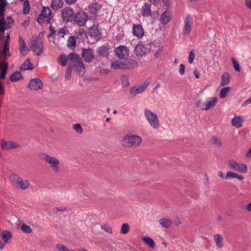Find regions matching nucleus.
<instances>
[{"label": "nucleus", "mask_w": 251, "mask_h": 251, "mask_svg": "<svg viewBox=\"0 0 251 251\" xmlns=\"http://www.w3.org/2000/svg\"><path fill=\"white\" fill-rule=\"evenodd\" d=\"M67 60L74 66L79 75L83 76L86 72V68L79 55L75 53H70L67 58H64V66L66 65Z\"/></svg>", "instance_id": "f257e3e1"}, {"label": "nucleus", "mask_w": 251, "mask_h": 251, "mask_svg": "<svg viewBox=\"0 0 251 251\" xmlns=\"http://www.w3.org/2000/svg\"><path fill=\"white\" fill-rule=\"evenodd\" d=\"M142 141L140 136L129 134L124 136L122 143L124 147L135 148L141 144Z\"/></svg>", "instance_id": "f03ea898"}, {"label": "nucleus", "mask_w": 251, "mask_h": 251, "mask_svg": "<svg viewBox=\"0 0 251 251\" xmlns=\"http://www.w3.org/2000/svg\"><path fill=\"white\" fill-rule=\"evenodd\" d=\"M52 18V12L48 7L44 6L42 8L41 13L37 18V22L39 24H42L46 22L47 24H50Z\"/></svg>", "instance_id": "7ed1b4c3"}, {"label": "nucleus", "mask_w": 251, "mask_h": 251, "mask_svg": "<svg viewBox=\"0 0 251 251\" xmlns=\"http://www.w3.org/2000/svg\"><path fill=\"white\" fill-rule=\"evenodd\" d=\"M6 5V0H0V37L2 34L4 33L5 29H7L4 14Z\"/></svg>", "instance_id": "20e7f679"}, {"label": "nucleus", "mask_w": 251, "mask_h": 251, "mask_svg": "<svg viewBox=\"0 0 251 251\" xmlns=\"http://www.w3.org/2000/svg\"><path fill=\"white\" fill-rule=\"evenodd\" d=\"M40 158L48 163L53 171L55 172L59 171V161L56 158L44 153L40 154Z\"/></svg>", "instance_id": "39448f33"}, {"label": "nucleus", "mask_w": 251, "mask_h": 251, "mask_svg": "<svg viewBox=\"0 0 251 251\" xmlns=\"http://www.w3.org/2000/svg\"><path fill=\"white\" fill-rule=\"evenodd\" d=\"M144 113L145 117L150 125L154 129H158L159 127V124L157 115L148 109H145Z\"/></svg>", "instance_id": "423d86ee"}, {"label": "nucleus", "mask_w": 251, "mask_h": 251, "mask_svg": "<svg viewBox=\"0 0 251 251\" xmlns=\"http://www.w3.org/2000/svg\"><path fill=\"white\" fill-rule=\"evenodd\" d=\"M29 47L32 51L36 53L37 55H39L42 51L43 42L40 39L32 40L29 43Z\"/></svg>", "instance_id": "0eeeda50"}, {"label": "nucleus", "mask_w": 251, "mask_h": 251, "mask_svg": "<svg viewBox=\"0 0 251 251\" xmlns=\"http://www.w3.org/2000/svg\"><path fill=\"white\" fill-rule=\"evenodd\" d=\"M50 33L48 35V38H50V37H52L54 34V38L53 40V43L55 44L57 47L59 48H61V46L62 45L61 42L59 41V38L63 37V28H60L57 33V34L55 33V30L53 28L52 25H50Z\"/></svg>", "instance_id": "6e6552de"}, {"label": "nucleus", "mask_w": 251, "mask_h": 251, "mask_svg": "<svg viewBox=\"0 0 251 251\" xmlns=\"http://www.w3.org/2000/svg\"><path fill=\"white\" fill-rule=\"evenodd\" d=\"M88 19V14L84 12H79L74 17L75 23L80 26L84 25Z\"/></svg>", "instance_id": "1a4fd4ad"}, {"label": "nucleus", "mask_w": 251, "mask_h": 251, "mask_svg": "<svg viewBox=\"0 0 251 251\" xmlns=\"http://www.w3.org/2000/svg\"><path fill=\"white\" fill-rule=\"evenodd\" d=\"M228 165L233 170L239 171L242 173H245L248 171L247 166L244 164H238L234 160L228 161Z\"/></svg>", "instance_id": "9d476101"}, {"label": "nucleus", "mask_w": 251, "mask_h": 251, "mask_svg": "<svg viewBox=\"0 0 251 251\" xmlns=\"http://www.w3.org/2000/svg\"><path fill=\"white\" fill-rule=\"evenodd\" d=\"M43 87V83L39 78H33L30 80L27 87L31 91H38Z\"/></svg>", "instance_id": "9b49d317"}, {"label": "nucleus", "mask_w": 251, "mask_h": 251, "mask_svg": "<svg viewBox=\"0 0 251 251\" xmlns=\"http://www.w3.org/2000/svg\"><path fill=\"white\" fill-rule=\"evenodd\" d=\"M193 25V20L190 15L187 14L184 20V28H183V35L184 36L188 35L191 30L192 25Z\"/></svg>", "instance_id": "f8f14e48"}, {"label": "nucleus", "mask_w": 251, "mask_h": 251, "mask_svg": "<svg viewBox=\"0 0 251 251\" xmlns=\"http://www.w3.org/2000/svg\"><path fill=\"white\" fill-rule=\"evenodd\" d=\"M81 56L85 62L91 63L95 57L94 52L91 49L83 48L82 50Z\"/></svg>", "instance_id": "ddd939ff"}, {"label": "nucleus", "mask_w": 251, "mask_h": 251, "mask_svg": "<svg viewBox=\"0 0 251 251\" xmlns=\"http://www.w3.org/2000/svg\"><path fill=\"white\" fill-rule=\"evenodd\" d=\"M115 52L118 58L125 59L129 54V50L125 46H120L115 49Z\"/></svg>", "instance_id": "4468645a"}, {"label": "nucleus", "mask_w": 251, "mask_h": 251, "mask_svg": "<svg viewBox=\"0 0 251 251\" xmlns=\"http://www.w3.org/2000/svg\"><path fill=\"white\" fill-rule=\"evenodd\" d=\"M75 17V12L70 7H67L64 9V21L66 22H72Z\"/></svg>", "instance_id": "2eb2a0df"}, {"label": "nucleus", "mask_w": 251, "mask_h": 251, "mask_svg": "<svg viewBox=\"0 0 251 251\" xmlns=\"http://www.w3.org/2000/svg\"><path fill=\"white\" fill-rule=\"evenodd\" d=\"M148 50L142 43H138L134 48V53L138 56H145L147 53Z\"/></svg>", "instance_id": "dca6fc26"}, {"label": "nucleus", "mask_w": 251, "mask_h": 251, "mask_svg": "<svg viewBox=\"0 0 251 251\" xmlns=\"http://www.w3.org/2000/svg\"><path fill=\"white\" fill-rule=\"evenodd\" d=\"M218 99L216 97L207 98L204 101V110H208L213 107L217 103Z\"/></svg>", "instance_id": "f3484780"}, {"label": "nucleus", "mask_w": 251, "mask_h": 251, "mask_svg": "<svg viewBox=\"0 0 251 251\" xmlns=\"http://www.w3.org/2000/svg\"><path fill=\"white\" fill-rule=\"evenodd\" d=\"M132 33L137 38H141L144 35V31L142 25L140 24L133 25Z\"/></svg>", "instance_id": "a211bd4d"}, {"label": "nucleus", "mask_w": 251, "mask_h": 251, "mask_svg": "<svg viewBox=\"0 0 251 251\" xmlns=\"http://www.w3.org/2000/svg\"><path fill=\"white\" fill-rule=\"evenodd\" d=\"M89 34L91 37H94L96 40L100 39L101 37L100 32L98 25H93L89 29Z\"/></svg>", "instance_id": "6ab92c4d"}, {"label": "nucleus", "mask_w": 251, "mask_h": 251, "mask_svg": "<svg viewBox=\"0 0 251 251\" xmlns=\"http://www.w3.org/2000/svg\"><path fill=\"white\" fill-rule=\"evenodd\" d=\"M1 147L3 150H9L12 149H16L19 147V145L15 143L12 141H6L4 140H2L1 142Z\"/></svg>", "instance_id": "aec40b11"}, {"label": "nucleus", "mask_w": 251, "mask_h": 251, "mask_svg": "<svg viewBox=\"0 0 251 251\" xmlns=\"http://www.w3.org/2000/svg\"><path fill=\"white\" fill-rule=\"evenodd\" d=\"M96 56L105 57L109 55V50L106 45H103L97 49Z\"/></svg>", "instance_id": "412c9836"}, {"label": "nucleus", "mask_w": 251, "mask_h": 251, "mask_svg": "<svg viewBox=\"0 0 251 251\" xmlns=\"http://www.w3.org/2000/svg\"><path fill=\"white\" fill-rule=\"evenodd\" d=\"M148 84L149 83H147L138 87H133L131 88L130 91V95L135 96L137 94L141 93L147 88Z\"/></svg>", "instance_id": "4be33fe9"}, {"label": "nucleus", "mask_w": 251, "mask_h": 251, "mask_svg": "<svg viewBox=\"0 0 251 251\" xmlns=\"http://www.w3.org/2000/svg\"><path fill=\"white\" fill-rule=\"evenodd\" d=\"M18 44L19 46L20 52L23 55H26L28 50V49L26 47L25 42L21 36H19V41Z\"/></svg>", "instance_id": "5701e85b"}, {"label": "nucleus", "mask_w": 251, "mask_h": 251, "mask_svg": "<svg viewBox=\"0 0 251 251\" xmlns=\"http://www.w3.org/2000/svg\"><path fill=\"white\" fill-rule=\"evenodd\" d=\"M141 11L144 17H148L151 16V5L147 2L145 3L142 6Z\"/></svg>", "instance_id": "b1692460"}, {"label": "nucleus", "mask_w": 251, "mask_h": 251, "mask_svg": "<svg viewBox=\"0 0 251 251\" xmlns=\"http://www.w3.org/2000/svg\"><path fill=\"white\" fill-rule=\"evenodd\" d=\"M8 67L7 62H0V79H4L5 77L7 70Z\"/></svg>", "instance_id": "393cba45"}, {"label": "nucleus", "mask_w": 251, "mask_h": 251, "mask_svg": "<svg viewBox=\"0 0 251 251\" xmlns=\"http://www.w3.org/2000/svg\"><path fill=\"white\" fill-rule=\"evenodd\" d=\"M213 240L215 241L216 246L218 248H222L224 247L223 236L220 234H216L213 235Z\"/></svg>", "instance_id": "a878e982"}, {"label": "nucleus", "mask_w": 251, "mask_h": 251, "mask_svg": "<svg viewBox=\"0 0 251 251\" xmlns=\"http://www.w3.org/2000/svg\"><path fill=\"white\" fill-rule=\"evenodd\" d=\"M20 69L21 71H25L27 70H32L33 69V67L31 63L29 58H27L25 62L21 65Z\"/></svg>", "instance_id": "bb28decb"}, {"label": "nucleus", "mask_w": 251, "mask_h": 251, "mask_svg": "<svg viewBox=\"0 0 251 251\" xmlns=\"http://www.w3.org/2000/svg\"><path fill=\"white\" fill-rule=\"evenodd\" d=\"M124 62L125 69H131L137 66V62L134 59L126 60Z\"/></svg>", "instance_id": "cd10ccee"}, {"label": "nucleus", "mask_w": 251, "mask_h": 251, "mask_svg": "<svg viewBox=\"0 0 251 251\" xmlns=\"http://www.w3.org/2000/svg\"><path fill=\"white\" fill-rule=\"evenodd\" d=\"M29 182L27 180H23L22 178H20L18 184L15 187H17L21 190H25L29 186Z\"/></svg>", "instance_id": "c85d7f7f"}, {"label": "nucleus", "mask_w": 251, "mask_h": 251, "mask_svg": "<svg viewBox=\"0 0 251 251\" xmlns=\"http://www.w3.org/2000/svg\"><path fill=\"white\" fill-rule=\"evenodd\" d=\"M169 12L168 11H165L160 16V22L162 24L166 25L170 21Z\"/></svg>", "instance_id": "c756f323"}, {"label": "nucleus", "mask_w": 251, "mask_h": 251, "mask_svg": "<svg viewBox=\"0 0 251 251\" xmlns=\"http://www.w3.org/2000/svg\"><path fill=\"white\" fill-rule=\"evenodd\" d=\"M158 223L162 227L169 228L172 225L173 221L171 220L166 218H161L158 220Z\"/></svg>", "instance_id": "7c9ffc66"}, {"label": "nucleus", "mask_w": 251, "mask_h": 251, "mask_svg": "<svg viewBox=\"0 0 251 251\" xmlns=\"http://www.w3.org/2000/svg\"><path fill=\"white\" fill-rule=\"evenodd\" d=\"M101 7V5L98 2H94L89 6V11L93 14H96Z\"/></svg>", "instance_id": "2f4dec72"}, {"label": "nucleus", "mask_w": 251, "mask_h": 251, "mask_svg": "<svg viewBox=\"0 0 251 251\" xmlns=\"http://www.w3.org/2000/svg\"><path fill=\"white\" fill-rule=\"evenodd\" d=\"M244 120L239 116H236L234 117L231 121L232 125L236 126L237 127H240L242 126V123Z\"/></svg>", "instance_id": "473e14b6"}, {"label": "nucleus", "mask_w": 251, "mask_h": 251, "mask_svg": "<svg viewBox=\"0 0 251 251\" xmlns=\"http://www.w3.org/2000/svg\"><path fill=\"white\" fill-rule=\"evenodd\" d=\"M111 67L114 69H125L124 62L120 60H115L112 62Z\"/></svg>", "instance_id": "72a5a7b5"}, {"label": "nucleus", "mask_w": 251, "mask_h": 251, "mask_svg": "<svg viewBox=\"0 0 251 251\" xmlns=\"http://www.w3.org/2000/svg\"><path fill=\"white\" fill-rule=\"evenodd\" d=\"M1 236L3 242L6 244L8 243V240L11 239L12 237L11 232L7 230L3 231L1 233Z\"/></svg>", "instance_id": "f704fd0d"}, {"label": "nucleus", "mask_w": 251, "mask_h": 251, "mask_svg": "<svg viewBox=\"0 0 251 251\" xmlns=\"http://www.w3.org/2000/svg\"><path fill=\"white\" fill-rule=\"evenodd\" d=\"M76 46V41L74 36H70L67 40V46L71 50H74Z\"/></svg>", "instance_id": "c9c22d12"}, {"label": "nucleus", "mask_w": 251, "mask_h": 251, "mask_svg": "<svg viewBox=\"0 0 251 251\" xmlns=\"http://www.w3.org/2000/svg\"><path fill=\"white\" fill-rule=\"evenodd\" d=\"M230 82L229 75L228 73L226 72L222 75V81L221 85L222 86L227 85Z\"/></svg>", "instance_id": "e433bc0d"}, {"label": "nucleus", "mask_w": 251, "mask_h": 251, "mask_svg": "<svg viewBox=\"0 0 251 251\" xmlns=\"http://www.w3.org/2000/svg\"><path fill=\"white\" fill-rule=\"evenodd\" d=\"M21 77H22V75L20 72H15L11 75L10 80L12 82H16Z\"/></svg>", "instance_id": "4c0bfd02"}, {"label": "nucleus", "mask_w": 251, "mask_h": 251, "mask_svg": "<svg viewBox=\"0 0 251 251\" xmlns=\"http://www.w3.org/2000/svg\"><path fill=\"white\" fill-rule=\"evenodd\" d=\"M21 178L16 174H12L9 177L11 182L15 187L17 186Z\"/></svg>", "instance_id": "58836bf2"}, {"label": "nucleus", "mask_w": 251, "mask_h": 251, "mask_svg": "<svg viewBox=\"0 0 251 251\" xmlns=\"http://www.w3.org/2000/svg\"><path fill=\"white\" fill-rule=\"evenodd\" d=\"M63 6L61 0H52L51 7L54 10H57Z\"/></svg>", "instance_id": "ea45409f"}, {"label": "nucleus", "mask_w": 251, "mask_h": 251, "mask_svg": "<svg viewBox=\"0 0 251 251\" xmlns=\"http://www.w3.org/2000/svg\"><path fill=\"white\" fill-rule=\"evenodd\" d=\"M143 241L151 248H154L155 243L153 240L149 237H144L142 238Z\"/></svg>", "instance_id": "a19ab883"}, {"label": "nucleus", "mask_w": 251, "mask_h": 251, "mask_svg": "<svg viewBox=\"0 0 251 251\" xmlns=\"http://www.w3.org/2000/svg\"><path fill=\"white\" fill-rule=\"evenodd\" d=\"M0 54L3 56H10L9 45L4 44L3 49L0 51Z\"/></svg>", "instance_id": "79ce46f5"}, {"label": "nucleus", "mask_w": 251, "mask_h": 251, "mask_svg": "<svg viewBox=\"0 0 251 251\" xmlns=\"http://www.w3.org/2000/svg\"><path fill=\"white\" fill-rule=\"evenodd\" d=\"M230 90V88L229 87H226L222 88L220 90L219 96L221 98L224 99L226 97L227 94Z\"/></svg>", "instance_id": "37998d69"}, {"label": "nucleus", "mask_w": 251, "mask_h": 251, "mask_svg": "<svg viewBox=\"0 0 251 251\" xmlns=\"http://www.w3.org/2000/svg\"><path fill=\"white\" fill-rule=\"evenodd\" d=\"M129 225L127 223H124L122 225L120 232L122 234H125L129 231Z\"/></svg>", "instance_id": "c03bdc74"}, {"label": "nucleus", "mask_w": 251, "mask_h": 251, "mask_svg": "<svg viewBox=\"0 0 251 251\" xmlns=\"http://www.w3.org/2000/svg\"><path fill=\"white\" fill-rule=\"evenodd\" d=\"M23 9L24 14H26L29 12L30 10V6L28 0H25L24 1Z\"/></svg>", "instance_id": "a18cd8bd"}, {"label": "nucleus", "mask_w": 251, "mask_h": 251, "mask_svg": "<svg viewBox=\"0 0 251 251\" xmlns=\"http://www.w3.org/2000/svg\"><path fill=\"white\" fill-rule=\"evenodd\" d=\"M122 84L123 87H126L128 85V77L126 75H123L121 78Z\"/></svg>", "instance_id": "49530a36"}, {"label": "nucleus", "mask_w": 251, "mask_h": 251, "mask_svg": "<svg viewBox=\"0 0 251 251\" xmlns=\"http://www.w3.org/2000/svg\"><path fill=\"white\" fill-rule=\"evenodd\" d=\"M97 226H100V228L101 229H102L103 230H104L105 231L107 232V233H111L112 232L111 227H110V226H109L108 225H104L103 226H101V225H97Z\"/></svg>", "instance_id": "de8ad7c7"}, {"label": "nucleus", "mask_w": 251, "mask_h": 251, "mask_svg": "<svg viewBox=\"0 0 251 251\" xmlns=\"http://www.w3.org/2000/svg\"><path fill=\"white\" fill-rule=\"evenodd\" d=\"M73 129L79 134H81L83 132L82 128L79 124H75L73 126Z\"/></svg>", "instance_id": "09e8293b"}, {"label": "nucleus", "mask_w": 251, "mask_h": 251, "mask_svg": "<svg viewBox=\"0 0 251 251\" xmlns=\"http://www.w3.org/2000/svg\"><path fill=\"white\" fill-rule=\"evenodd\" d=\"M231 60L233 65V67L236 71L239 72L240 71V67L238 62L233 57Z\"/></svg>", "instance_id": "8fccbe9b"}, {"label": "nucleus", "mask_w": 251, "mask_h": 251, "mask_svg": "<svg viewBox=\"0 0 251 251\" xmlns=\"http://www.w3.org/2000/svg\"><path fill=\"white\" fill-rule=\"evenodd\" d=\"M212 142L213 144L216 145L217 147H220L222 146L221 141L216 138L215 136L213 137L212 139Z\"/></svg>", "instance_id": "3c124183"}, {"label": "nucleus", "mask_w": 251, "mask_h": 251, "mask_svg": "<svg viewBox=\"0 0 251 251\" xmlns=\"http://www.w3.org/2000/svg\"><path fill=\"white\" fill-rule=\"evenodd\" d=\"M7 23H6V27L7 29L10 28L14 23V20L12 17H8L7 18Z\"/></svg>", "instance_id": "603ef678"}, {"label": "nucleus", "mask_w": 251, "mask_h": 251, "mask_svg": "<svg viewBox=\"0 0 251 251\" xmlns=\"http://www.w3.org/2000/svg\"><path fill=\"white\" fill-rule=\"evenodd\" d=\"M21 229L25 233H31L32 231V230L30 226L25 224H23L22 226Z\"/></svg>", "instance_id": "864d4df0"}, {"label": "nucleus", "mask_w": 251, "mask_h": 251, "mask_svg": "<svg viewBox=\"0 0 251 251\" xmlns=\"http://www.w3.org/2000/svg\"><path fill=\"white\" fill-rule=\"evenodd\" d=\"M195 59V52L194 50H191L189 54L188 57V62L189 63L191 64L193 63L194 60Z\"/></svg>", "instance_id": "5fc2aeb1"}, {"label": "nucleus", "mask_w": 251, "mask_h": 251, "mask_svg": "<svg viewBox=\"0 0 251 251\" xmlns=\"http://www.w3.org/2000/svg\"><path fill=\"white\" fill-rule=\"evenodd\" d=\"M196 106L200 108L201 110H204V102L202 103L201 100H199L197 101Z\"/></svg>", "instance_id": "6e6d98bb"}, {"label": "nucleus", "mask_w": 251, "mask_h": 251, "mask_svg": "<svg viewBox=\"0 0 251 251\" xmlns=\"http://www.w3.org/2000/svg\"><path fill=\"white\" fill-rule=\"evenodd\" d=\"M237 176V174L235 173H233L232 172H227L226 174V175L225 177L226 179H228L231 177L235 178Z\"/></svg>", "instance_id": "4d7b16f0"}, {"label": "nucleus", "mask_w": 251, "mask_h": 251, "mask_svg": "<svg viewBox=\"0 0 251 251\" xmlns=\"http://www.w3.org/2000/svg\"><path fill=\"white\" fill-rule=\"evenodd\" d=\"M72 69L71 68H68L66 71L65 79L67 80L69 79L71 76Z\"/></svg>", "instance_id": "13d9d810"}, {"label": "nucleus", "mask_w": 251, "mask_h": 251, "mask_svg": "<svg viewBox=\"0 0 251 251\" xmlns=\"http://www.w3.org/2000/svg\"><path fill=\"white\" fill-rule=\"evenodd\" d=\"M184 71H185V66L183 64H181L180 65L179 73L181 75H183L184 74Z\"/></svg>", "instance_id": "bf43d9fd"}, {"label": "nucleus", "mask_w": 251, "mask_h": 251, "mask_svg": "<svg viewBox=\"0 0 251 251\" xmlns=\"http://www.w3.org/2000/svg\"><path fill=\"white\" fill-rule=\"evenodd\" d=\"M64 251H87L84 248L80 249V250H69L66 247L64 246Z\"/></svg>", "instance_id": "052dcab7"}, {"label": "nucleus", "mask_w": 251, "mask_h": 251, "mask_svg": "<svg viewBox=\"0 0 251 251\" xmlns=\"http://www.w3.org/2000/svg\"><path fill=\"white\" fill-rule=\"evenodd\" d=\"M251 103V97L247 99L243 104H242V106H246V105H247L248 104H250Z\"/></svg>", "instance_id": "680f3d73"}, {"label": "nucleus", "mask_w": 251, "mask_h": 251, "mask_svg": "<svg viewBox=\"0 0 251 251\" xmlns=\"http://www.w3.org/2000/svg\"><path fill=\"white\" fill-rule=\"evenodd\" d=\"M58 62L59 64L63 66V54H61L58 59Z\"/></svg>", "instance_id": "e2e57ef3"}, {"label": "nucleus", "mask_w": 251, "mask_h": 251, "mask_svg": "<svg viewBox=\"0 0 251 251\" xmlns=\"http://www.w3.org/2000/svg\"><path fill=\"white\" fill-rule=\"evenodd\" d=\"M245 4L248 8L251 10V0H246Z\"/></svg>", "instance_id": "0e129e2a"}, {"label": "nucleus", "mask_w": 251, "mask_h": 251, "mask_svg": "<svg viewBox=\"0 0 251 251\" xmlns=\"http://www.w3.org/2000/svg\"><path fill=\"white\" fill-rule=\"evenodd\" d=\"M4 94V89L2 87L1 83L0 82V96L3 95Z\"/></svg>", "instance_id": "69168bd1"}, {"label": "nucleus", "mask_w": 251, "mask_h": 251, "mask_svg": "<svg viewBox=\"0 0 251 251\" xmlns=\"http://www.w3.org/2000/svg\"><path fill=\"white\" fill-rule=\"evenodd\" d=\"M10 42V35L7 34L6 36V39L4 41V44L9 45Z\"/></svg>", "instance_id": "338daca9"}, {"label": "nucleus", "mask_w": 251, "mask_h": 251, "mask_svg": "<svg viewBox=\"0 0 251 251\" xmlns=\"http://www.w3.org/2000/svg\"><path fill=\"white\" fill-rule=\"evenodd\" d=\"M251 157V148L249 149L248 151L246 154V157L247 158H250Z\"/></svg>", "instance_id": "774afa93"}]
</instances>
